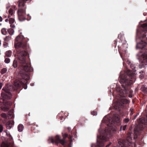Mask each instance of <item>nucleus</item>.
<instances>
[{
    "instance_id": "nucleus-1",
    "label": "nucleus",
    "mask_w": 147,
    "mask_h": 147,
    "mask_svg": "<svg viewBox=\"0 0 147 147\" xmlns=\"http://www.w3.org/2000/svg\"><path fill=\"white\" fill-rule=\"evenodd\" d=\"M17 54V57L19 62L23 64L19 67L18 69L19 73L22 77L21 82L23 84L24 88L26 89L27 88V84L28 81L30 78L27 73L32 71V69L29 66L28 63H26V57L27 55L26 51H18Z\"/></svg>"
},
{
    "instance_id": "nucleus-2",
    "label": "nucleus",
    "mask_w": 147,
    "mask_h": 147,
    "mask_svg": "<svg viewBox=\"0 0 147 147\" xmlns=\"http://www.w3.org/2000/svg\"><path fill=\"white\" fill-rule=\"evenodd\" d=\"M109 123L106 130H102L100 132V129L98 130L100 136H97V142L96 144L91 145V147H102L104 146V142L107 141L112 135L113 133L117 130V128L115 125L114 121L112 119H107Z\"/></svg>"
},
{
    "instance_id": "nucleus-3",
    "label": "nucleus",
    "mask_w": 147,
    "mask_h": 147,
    "mask_svg": "<svg viewBox=\"0 0 147 147\" xmlns=\"http://www.w3.org/2000/svg\"><path fill=\"white\" fill-rule=\"evenodd\" d=\"M142 35L140 38L136 39V41H140V42H137L136 48L137 49H141L144 48L146 46V41L147 40V32H143Z\"/></svg>"
},
{
    "instance_id": "nucleus-4",
    "label": "nucleus",
    "mask_w": 147,
    "mask_h": 147,
    "mask_svg": "<svg viewBox=\"0 0 147 147\" xmlns=\"http://www.w3.org/2000/svg\"><path fill=\"white\" fill-rule=\"evenodd\" d=\"M16 41L18 42L14 45L16 49L22 48H25L26 46V43L23 36H18L16 38Z\"/></svg>"
},
{
    "instance_id": "nucleus-5",
    "label": "nucleus",
    "mask_w": 147,
    "mask_h": 147,
    "mask_svg": "<svg viewBox=\"0 0 147 147\" xmlns=\"http://www.w3.org/2000/svg\"><path fill=\"white\" fill-rule=\"evenodd\" d=\"M135 75L133 74H128L127 76H125V75H122L120 77V82L121 84L126 83H128L129 80H128V77L129 78V80L131 82L130 83L132 84L135 81V79L134 77Z\"/></svg>"
},
{
    "instance_id": "nucleus-6",
    "label": "nucleus",
    "mask_w": 147,
    "mask_h": 147,
    "mask_svg": "<svg viewBox=\"0 0 147 147\" xmlns=\"http://www.w3.org/2000/svg\"><path fill=\"white\" fill-rule=\"evenodd\" d=\"M11 88L12 87L9 85H7L4 87L2 90L4 91L5 93L2 92L1 94V96L5 98H10L11 95L10 92Z\"/></svg>"
},
{
    "instance_id": "nucleus-7",
    "label": "nucleus",
    "mask_w": 147,
    "mask_h": 147,
    "mask_svg": "<svg viewBox=\"0 0 147 147\" xmlns=\"http://www.w3.org/2000/svg\"><path fill=\"white\" fill-rule=\"evenodd\" d=\"M129 103V101L125 99H122L116 102L114 106V108L117 111H119L121 108L123 107V105Z\"/></svg>"
},
{
    "instance_id": "nucleus-8",
    "label": "nucleus",
    "mask_w": 147,
    "mask_h": 147,
    "mask_svg": "<svg viewBox=\"0 0 147 147\" xmlns=\"http://www.w3.org/2000/svg\"><path fill=\"white\" fill-rule=\"evenodd\" d=\"M9 142H3L1 144V147H14V144L13 138L11 136L8 137Z\"/></svg>"
},
{
    "instance_id": "nucleus-9",
    "label": "nucleus",
    "mask_w": 147,
    "mask_h": 147,
    "mask_svg": "<svg viewBox=\"0 0 147 147\" xmlns=\"http://www.w3.org/2000/svg\"><path fill=\"white\" fill-rule=\"evenodd\" d=\"M49 141H50L51 143H60L62 145H63L65 143V142L63 140H61L59 136V135H57L56 136L55 140H54L53 137H50L49 138L48 140Z\"/></svg>"
},
{
    "instance_id": "nucleus-10",
    "label": "nucleus",
    "mask_w": 147,
    "mask_h": 147,
    "mask_svg": "<svg viewBox=\"0 0 147 147\" xmlns=\"http://www.w3.org/2000/svg\"><path fill=\"white\" fill-rule=\"evenodd\" d=\"M139 55L140 56L141 62L143 65H147V52L142 53L140 52L139 53Z\"/></svg>"
},
{
    "instance_id": "nucleus-11",
    "label": "nucleus",
    "mask_w": 147,
    "mask_h": 147,
    "mask_svg": "<svg viewBox=\"0 0 147 147\" xmlns=\"http://www.w3.org/2000/svg\"><path fill=\"white\" fill-rule=\"evenodd\" d=\"M18 17L19 20L20 21H24L25 20V17L24 15L26 12L22 9H20L18 11Z\"/></svg>"
},
{
    "instance_id": "nucleus-12",
    "label": "nucleus",
    "mask_w": 147,
    "mask_h": 147,
    "mask_svg": "<svg viewBox=\"0 0 147 147\" xmlns=\"http://www.w3.org/2000/svg\"><path fill=\"white\" fill-rule=\"evenodd\" d=\"M143 127L142 125L139 124L137 127H135L134 129V134H138L139 131L142 130Z\"/></svg>"
},
{
    "instance_id": "nucleus-13",
    "label": "nucleus",
    "mask_w": 147,
    "mask_h": 147,
    "mask_svg": "<svg viewBox=\"0 0 147 147\" xmlns=\"http://www.w3.org/2000/svg\"><path fill=\"white\" fill-rule=\"evenodd\" d=\"M14 124V122L12 121H8L6 124V126L7 129H10Z\"/></svg>"
},
{
    "instance_id": "nucleus-14",
    "label": "nucleus",
    "mask_w": 147,
    "mask_h": 147,
    "mask_svg": "<svg viewBox=\"0 0 147 147\" xmlns=\"http://www.w3.org/2000/svg\"><path fill=\"white\" fill-rule=\"evenodd\" d=\"M8 117L9 119H12L13 117V110H10L8 112Z\"/></svg>"
},
{
    "instance_id": "nucleus-15",
    "label": "nucleus",
    "mask_w": 147,
    "mask_h": 147,
    "mask_svg": "<svg viewBox=\"0 0 147 147\" xmlns=\"http://www.w3.org/2000/svg\"><path fill=\"white\" fill-rule=\"evenodd\" d=\"M141 90L143 92L147 93V87L145 85H143L142 86Z\"/></svg>"
},
{
    "instance_id": "nucleus-16",
    "label": "nucleus",
    "mask_w": 147,
    "mask_h": 147,
    "mask_svg": "<svg viewBox=\"0 0 147 147\" xmlns=\"http://www.w3.org/2000/svg\"><path fill=\"white\" fill-rule=\"evenodd\" d=\"M24 129V126L23 125L20 124L18 126V131L20 132H21Z\"/></svg>"
},
{
    "instance_id": "nucleus-17",
    "label": "nucleus",
    "mask_w": 147,
    "mask_h": 147,
    "mask_svg": "<svg viewBox=\"0 0 147 147\" xmlns=\"http://www.w3.org/2000/svg\"><path fill=\"white\" fill-rule=\"evenodd\" d=\"M130 66L131 68L134 71H136V65L134 64L133 63H131L130 65Z\"/></svg>"
},
{
    "instance_id": "nucleus-18",
    "label": "nucleus",
    "mask_w": 147,
    "mask_h": 147,
    "mask_svg": "<svg viewBox=\"0 0 147 147\" xmlns=\"http://www.w3.org/2000/svg\"><path fill=\"white\" fill-rule=\"evenodd\" d=\"M127 127V125H121L120 127V131H125Z\"/></svg>"
},
{
    "instance_id": "nucleus-19",
    "label": "nucleus",
    "mask_w": 147,
    "mask_h": 147,
    "mask_svg": "<svg viewBox=\"0 0 147 147\" xmlns=\"http://www.w3.org/2000/svg\"><path fill=\"white\" fill-rule=\"evenodd\" d=\"M11 51H7L5 53V57H10L11 56Z\"/></svg>"
},
{
    "instance_id": "nucleus-20",
    "label": "nucleus",
    "mask_w": 147,
    "mask_h": 147,
    "mask_svg": "<svg viewBox=\"0 0 147 147\" xmlns=\"http://www.w3.org/2000/svg\"><path fill=\"white\" fill-rule=\"evenodd\" d=\"M9 16H8V18H9L10 17V16H13V15L14 12L12 9H10L9 11Z\"/></svg>"
},
{
    "instance_id": "nucleus-21",
    "label": "nucleus",
    "mask_w": 147,
    "mask_h": 147,
    "mask_svg": "<svg viewBox=\"0 0 147 147\" xmlns=\"http://www.w3.org/2000/svg\"><path fill=\"white\" fill-rule=\"evenodd\" d=\"M18 65V63H17V61L16 60H14L13 61V67L15 68H16L17 67Z\"/></svg>"
},
{
    "instance_id": "nucleus-22",
    "label": "nucleus",
    "mask_w": 147,
    "mask_h": 147,
    "mask_svg": "<svg viewBox=\"0 0 147 147\" xmlns=\"http://www.w3.org/2000/svg\"><path fill=\"white\" fill-rule=\"evenodd\" d=\"M2 110L6 112L9 109V107H7L5 106L4 107H2L1 108Z\"/></svg>"
},
{
    "instance_id": "nucleus-23",
    "label": "nucleus",
    "mask_w": 147,
    "mask_h": 147,
    "mask_svg": "<svg viewBox=\"0 0 147 147\" xmlns=\"http://www.w3.org/2000/svg\"><path fill=\"white\" fill-rule=\"evenodd\" d=\"M2 33L4 35H6L7 34V31L6 30V29L3 28L1 30Z\"/></svg>"
},
{
    "instance_id": "nucleus-24",
    "label": "nucleus",
    "mask_w": 147,
    "mask_h": 147,
    "mask_svg": "<svg viewBox=\"0 0 147 147\" xmlns=\"http://www.w3.org/2000/svg\"><path fill=\"white\" fill-rule=\"evenodd\" d=\"M7 69L6 68H3L2 69H1V73L2 74H3L4 73H6L7 72Z\"/></svg>"
},
{
    "instance_id": "nucleus-25",
    "label": "nucleus",
    "mask_w": 147,
    "mask_h": 147,
    "mask_svg": "<svg viewBox=\"0 0 147 147\" xmlns=\"http://www.w3.org/2000/svg\"><path fill=\"white\" fill-rule=\"evenodd\" d=\"M8 32L9 34L10 35H12L13 34L14 32V30L12 29H9L8 30Z\"/></svg>"
},
{
    "instance_id": "nucleus-26",
    "label": "nucleus",
    "mask_w": 147,
    "mask_h": 147,
    "mask_svg": "<svg viewBox=\"0 0 147 147\" xmlns=\"http://www.w3.org/2000/svg\"><path fill=\"white\" fill-rule=\"evenodd\" d=\"M9 22L10 24H13L15 22V20L13 18H11L9 20Z\"/></svg>"
},
{
    "instance_id": "nucleus-27",
    "label": "nucleus",
    "mask_w": 147,
    "mask_h": 147,
    "mask_svg": "<svg viewBox=\"0 0 147 147\" xmlns=\"http://www.w3.org/2000/svg\"><path fill=\"white\" fill-rule=\"evenodd\" d=\"M5 58L4 62L6 63H8L10 62V59L8 58H6L5 56Z\"/></svg>"
},
{
    "instance_id": "nucleus-28",
    "label": "nucleus",
    "mask_w": 147,
    "mask_h": 147,
    "mask_svg": "<svg viewBox=\"0 0 147 147\" xmlns=\"http://www.w3.org/2000/svg\"><path fill=\"white\" fill-rule=\"evenodd\" d=\"M129 119L128 118H125L124 119L123 121V122L125 123H126L129 122Z\"/></svg>"
},
{
    "instance_id": "nucleus-29",
    "label": "nucleus",
    "mask_w": 147,
    "mask_h": 147,
    "mask_svg": "<svg viewBox=\"0 0 147 147\" xmlns=\"http://www.w3.org/2000/svg\"><path fill=\"white\" fill-rule=\"evenodd\" d=\"M1 117L4 118L6 119L7 118V116L5 113H2L1 114Z\"/></svg>"
},
{
    "instance_id": "nucleus-30",
    "label": "nucleus",
    "mask_w": 147,
    "mask_h": 147,
    "mask_svg": "<svg viewBox=\"0 0 147 147\" xmlns=\"http://www.w3.org/2000/svg\"><path fill=\"white\" fill-rule=\"evenodd\" d=\"M69 139L70 140V145H69V146L71 147L70 145H71V142L73 141V136H70V138H69Z\"/></svg>"
},
{
    "instance_id": "nucleus-31",
    "label": "nucleus",
    "mask_w": 147,
    "mask_h": 147,
    "mask_svg": "<svg viewBox=\"0 0 147 147\" xmlns=\"http://www.w3.org/2000/svg\"><path fill=\"white\" fill-rule=\"evenodd\" d=\"M141 26L143 28H145L147 29V24L146 23H144L141 25Z\"/></svg>"
},
{
    "instance_id": "nucleus-32",
    "label": "nucleus",
    "mask_w": 147,
    "mask_h": 147,
    "mask_svg": "<svg viewBox=\"0 0 147 147\" xmlns=\"http://www.w3.org/2000/svg\"><path fill=\"white\" fill-rule=\"evenodd\" d=\"M3 131V126L2 125L0 124V132H2Z\"/></svg>"
},
{
    "instance_id": "nucleus-33",
    "label": "nucleus",
    "mask_w": 147,
    "mask_h": 147,
    "mask_svg": "<svg viewBox=\"0 0 147 147\" xmlns=\"http://www.w3.org/2000/svg\"><path fill=\"white\" fill-rule=\"evenodd\" d=\"M14 85L15 86L18 88L20 86V84L17 83H14Z\"/></svg>"
},
{
    "instance_id": "nucleus-34",
    "label": "nucleus",
    "mask_w": 147,
    "mask_h": 147,
    "mask_svg": "<svg viewBox=\"0 0 147 147\" xmlns=\"http://www.w3.org/2000/svg\"><path fill=\"white\" fill-rule=\"evenodd\" d=\"M27 16L28 17V18H27V20H30L31 19V16H30V15L29 14H28L27 15Z\"/></svg>"
},
{
    "instance_id": "nucleus-35",
    "label": "nucleus",
    "mask_w": 147,
    "mask_h": 147,
    "mask_svg": "<svg viewBox=\"0 0 147 147\" xmlns=\"http://www.w3.org/2000/svg\"><path fill=\"white\" fill-rule=\"evenodd\" d=\"M91 114L93 115H97V113L96 112H92L91 113Z\"/></svg>"
},
{
    "instance_id": "nucleus-36",
    "label": "nucleus",
    "mask_w": 147,
    "mask_h": 147,
    "mask_svg": "<svg viewBox=\"0 0 147 147\" xmlns=\"http://www.w3.org/2000/svg\"><path fill=\"white\" fill-rule=\"evenodd\" d=\"M9 37L8 36L6 37L5 39V41H7L9 40Z\"/></svg>"
},
{
    "instance_id": "nucleus-37",
    "label": "nucleus",
    "mask_w": 147,
    "mask_h": 147,
    "mask_svg": "<svg viewBox=\"0 0 147 147\" xmlns=\"http://www.w3.org/2000/svg\"><path fill=\"white\" fill-rule=\"evenodd\" d=\"M63 138H65L67 136V135L66 134H65L63 135Z\"/></svg>"
},
{
    "instance_id": "nucleus-38",
    "label": "nucleus",
    "mask_w": 147,
    "mask_h": 147,
    "mask_svg": "<svg viewBox=\"0 0 147 147\" xmlns=\"http://www.w3.org/2000/svg\"><path fill=\"white\" fill-rule=\"evenodd\" d=\"M10 27L12 28H15V26L13 24H10Z\"/></svg>"
},
{
    "instance_id": "nucleus-39",
    "label": "nucleus",
    "mask_w": 147,
    "mask_h": 147,
    "mask_svg": "<svg viewBox=\"0 0 147 147\" xmlns=\"http://www.w3.org/2000/svg\"><path fill=\"white\" fill-rule=\"evenodd\" d=\"M127 64H128L129 65H130L131 64V63L130 61L129 60L127 61Z\"/></svg>"
},
{
    "instance_id": "nucleus-40",
    "label": "nucleus",
    "mask_w": 147,
    "mask_h": 147,
    "mask_svg": "<svg viewBox=\"0 0 147 147\" xmlns=\"http://www.w3.org/2000/svg\"><path fill=\"white\" fill-rule=\"evenodd\" d=\"M6 135L8 137H9V136H11L10 134L8 132L6 134Z\"/></svg>"
},
{
    "instance_id": "nucleus-41",
    "label": "nucleus",
    "mask_w": 147,
    "mask_h": 147,
    "mask_svg": "<svg viewBox=\"0 0 147 147\" xmlns=\"http://www.w3.org/2000/svg\"><path fill=\"white\" fill-rule=\"evenodd\" d=\"M112 143L111 142H110L109 144H108L106 146V147H108Z\"/></svg>"
},
{
    "instance_id": "nucleus-42",
    "label": "nucleus",
    "mask_w": 147,
    "mask_h": 147,
    "mask_svg": "<svg viewBox=\"0 0 147 147\" xmlns=\"http://www.w3.org/2000/svg\"><path fill=\"white\" fill-rule=\"evenodd\" d=\"M3 84L2 83H0V89H1L2 86H3Z\"/></svg>"
},
{
    "instance_id": "nucleus-43",
    "label": "nucleus",
    "mask_w": 147,
    "mask_h": 147,
    "mask_svg": "<svg viewBox=\"0 0 147 147\" xmlns=\"http://www.w3.org/2000/svg\"><path fill=\"white\" fill-rule=\"evenodd\" d=\"M120 96H122V97H125L126 96V94H124V95H121Z\"/></svg>"
},
{
    "instance_id": "nucleus-44",
    "label": "nucleus",
    "mask_w": 147,
    "mask_h": 147,
    "mask_svg": "<svg viewBox=\"0 0 147 147\" xmlns=\"http://www.w3.org/2000/svg\"><path fill=\"white\" fill-rule=\"evenodd\" d=\"M2 21V17L0 16V22H1Z\"/></svg>"
},
{
    "instance_id": "nucleus-45",
    "label": "nucleus",
    "mask_w": 147,
    "mask_h": 147,
    "mask_svg": "<svg viewBox=\"0 0 147 147\" xmlns=\"http://www.w3.org/2000/svg\"><path fill=\"white\" fill-rule=\"evenodd\" d=\"M4 132H5L6 134L8 132V131L7 130H5L4 131Z\"/></svg>"
},
{
    "instance_id": "nucleus-46",
    "label": "nucleus",
    "mask_w": 147,
    "mask_h": 147,
    "mask_svg": "<svg viewBox=\"0 0 147 147\" xmlns=\"http://www.w3.org/2000/svg\"><path fill=\"white\" fill-rule=\"evenodd\" d=\"M8 21H9V20L8 19H6L5 20V21L6 22H8Z\"/></svg>"
},
{
    "instance_id": "nucleus-47",
    "label": "nucleus",
    "mask_w": 147,
    "mask_h": 147,
    "mask_svg": "<svg viewBox=\"0 0 147 147\" xmlns=\"http://www.w3.org/2000/svg\"><path fill=\"white\" fill-rule=\"evenodd\" d=\"M133 93V91L132 90H131L130 91V94H131Z\"/></svg>"
},
{
    "instance_id": "nucleus-48",
    "label": "nucleus",
    "mask_w": 147,
    "mask_h": 147,
    "mask_svg": "<svg viewBox=\"0 0 147 147\" xmlns=\"http://www.w3.org/2000/svg\"><path fill=\"white\" fill-rule=\"evenodd\" d=\"M129 96L130 98H131L132 97V96L131 95V94H130L129 95Z\"/></svg>"
},
{
    "instance_id": "nucleus-49",
    "label": "nucleus",
    "mask_w": 147,
    "mask_h": 147,
    "mask_svg": "<svg viewBox=\"0 0 147 147\" xmlns=\"http://www.w3.org/2000/svg\"><path fill=\"white\" fill-rule=\"evenodd\" d=\"M67 129H68V130L69 131H70L71 130L70 128L69 127H68L67 128Z\"/></svg>"
},
{
    "instance_id": "nucleus-50",
    "label": "nucleus",
    "mask_w": 147,
    "mask_h": 147,
    "mask_svg": "<svg viewBox=\"0 0 147 147\" xmlns=\"http://www.w3.org/2000/svg\"><path fill=\"white\" fill-rule=\"evenodd\" d=\"M31 86H33L34 85V84L33 83H32L31 84Z\"/></svg>"
},
{
    "instance_id": "nucleus-51",
    "label": "nucleus",
    "mask_w": 147,
    "mask_h": 147,
    "mask_svg": "<svg viewBox=\"0 0 147 147\" xmlns=\"http://www.w3.org/2000/svg\"><path fill=\"white\" fill-rule=\"evenodd\" d=\"M137 116V115H135V116L134 117V119H135L136 118V117Z\"/></svg>"
},
{
    "instance_id": "nucleus-52",
    "label": "nucleus",
    "mask_w": 147,
    "mask_h": 147,
    "mask_svg": "<svg viewBox=\"0 0 147 147\" xmlns=\"http://www.w3.org/2000/svg\"><path fill=\"white\" fill-rule=\"evenodd\" d=\"M146 112L147 113V106H146Z\"/></svg>"
}]
</instances>
